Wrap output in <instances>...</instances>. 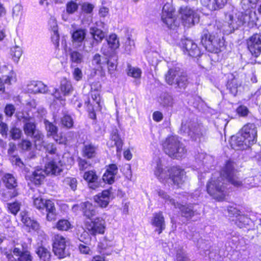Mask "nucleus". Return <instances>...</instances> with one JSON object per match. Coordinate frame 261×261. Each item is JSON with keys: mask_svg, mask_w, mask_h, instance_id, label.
<instances>
[{"mask_svg": "<svg viewBox=\"0 0 261 261\" xmlns=\"http://www.w3.org/2000/svg\"><path fill=\"white\" fill-rule=\"evenodd\" d=\"M22 118L23 119L24 124L23 126V130L25 135L31 136L33 135L37 129L35 123L31 120L30 117L28 116H23Z\"/></svg>", "mask_w": 261, "mask_h": 261, "instance_id": "obj_31", "label": "nucleus"}, {"mask_svg": "<svg viewBox=\"0 0 261 261\" xmlns=\"http://www.w3.org/2000/svg\"><path fill=\"white\" fill-rule=\"evenodd\" d=\"M94 8L93 5L88 3H84L82 5V11L86 13H92Z\"/></svg>", "mask_w": 261, "mask_h": 261, "instance_id": "obj_61", "label": "nucleus"}, {"mask_svg": "<svg viewBox=\"0 0 261 261\" xmlns=\"http://www.w3.org/2000/svg\"><path fill=\"white\" fill-rule=\"evenodd\" d=\"M151 224L155 228L154 231L161 234L165 229V218L162 212L155 213L151 219Z\"/></svg>", "mask_w": 261, "mask_h": 261, "instance_id": "obj_15", "label": "nucleus"}, {"mask_svg": "<svg viewBox=\"0 0 261 261\" xmlns=\"http://www.w3.org/2000/svg\"><path fill=\"white\" fill-rule=\"evenodd\" d=\"M44 124L46 130L47 132V136H54L56 135L58 128L56 125L46 120H44Z\"/></svg>", "mask_w": 261, "mask_h": 261, "instance_id": "obj_44", "label": "nucleus"}, {"mask_svg": "<svg viewBox=\"0 0 261 261\" xmlns=\"http://www.w3.org/2000/svg\"><path fill=\"white\" fill-rule=\"evenodd\" d=\"M225 181H228L237 187L242 185V181L237 176L233 163L231 161L226 162L221 170L220 176L218 179H216L213 177L207 183V193L218 201L224 200L227 195Z\"/></svg>", "mask_w": 261, "mask_h": 261, "instance_id": "obj_1", "label": "nucleus"}, {"mask_svg": "<svg viewBox=\"0 0 261 261\" xmlns=\"http://www.w3.org/2000/svg\"><path fill=\"white\" fill-rule=\"evenodd\" d=\"M86 104L87 105V107L88 111L89 112V116L91 118L93 119H95L96 118V115L95 113V111H100L101 108L99 110H96L95 106H96V103L93 102L91 100H89L87 102H86Z\"/></svg>", "mask_w": 261, "mask_h": 261, "instance_id": "obj_48", "label": "nucleus"}, {"mask_svg": "<svg viewBox=\"0 0 261 261\" xmlns=\"http://www.w3.org/2000/svg\"><path fill=\"white\" fill-rule=\"evenodd\" d=\"M117 57L113 59V61H111V59H107L106 62L108 65V71L109 73L112 76L115 70H116L117 64Z\"/></svg>", "mask_w": 261, "mask_h": 261, "instance_id": "obj_47", "label": "nucleus"}, {"mask_svg": "<svg viewBox=\"0 0 261 261\" xmlns=\"http://www.w3.org/2000/svg\"><path fill=\"white\" fill-rule=\"evenodd\" d=\"M31 137H33L35 139V141L36 142L38 141L42 144H44V142L43 141L44 136L40 130L37 129L33 133V135L31 136Z\"/></svg>", "mask_w": 261, "mask_h": 261, "instance_id": "obj_59", "label": "nucleus"}, {"mask_svg": "<svg viewBox=\"0 0 261 261\" xmlns=\"http://www.w3.org/2000/svg\"><path fill=\"white\" fill-rule=\"evenodd\" d=\"M72 75L74 79L76 81H79L82 80L83 77V73L82 70L75 66L73 67L72 71Z\"/></svg>", "mask_w": 261, "mask_h": 261, "instance_id": "obj_56", "label": "nucleus"}, {"mask_svg": "<svg viewBox=\"0 0 261 261\" xmlns=\"http://www.w3.org/2000/svg\"><path fill=\"white\" fill-rule=\"evenodd\" d=\"M36 252L39 257L40 261H50L51 259V253L47 248L41 246L38 247Z\"/></svg>", "mask_w": 261, "mask_h": 261, "instance_id": "obj_38", "label": "nucleus"}, {"mask_svg": "<svg viewBox=\"0 0 261 261\" xmlns=\"http://www.w3.org/2000/svg\"><path fill=\"white\" fill-rule=\"evenodd\" d=\"M246 16L242 12L235 14H229L226 16V20L229 28V32L232 33L235 30L238 29L245 22Z\"/></svg>", "mask_w": 261, "mask_h": 261, "instance_id": "obj_11", "label": "nucleus"}, {"mask_svg": "<svg viewBox=\"0 0 261 261\" xmlns=\"http://www.w3.org/2000/svg\"><path fill=\"white\" fill-rule=\"evenodd\" d=\"M237 114L242 117H245L247 116L248 114L249 110L248 108L244 106H239L237 110Z\"/></svg>", "mask_w": 261, "mask_h": 261, "instance_id": "obj_62", "label": "nucleus"}, {"mask_svg": "<svg viewBox=\"0 0 261 261\" xmlns=\"http://www.w3.org/2000/svg\"><path fill=\"white\" fill-rule=\"evenodd\" d=\"M61 123L64 127L70 128L73 126V120L71 116L65 114L61 118Z\"/></svg>", "mask_w": 261, "mask_h": 261, "instance_id": "obj_46", "label": "nucleus"}, {"mask_svg": "<svg viewBox=\"0 0 261 261\" xmlns=\"http://www.w3.org/2000/svg\"><path fill=\"white\" fill-rule=\"evenodd\" d=\"M212 26L204 30L201 36V43L205 49L210 52L218 53L224 44L221 31L217 28L215 33L212 32Z\"/></svg>", "mask_w": 261, "mask_h": 261, "instance_id": "obj_4", "label": "nucleus"}, {"mask_svg": "<svg viewBox=\"0 0 261 261\" xmlns=\"http://www.w3.org/2000/svg\"><path fill=\"white\" fill-rule=\"evenodd\" d=\"M10 54L13 61L17 63L22 54V50L20 46L16 45L11 48Z\"/></svg>", "mask_w": 261, "mask_h": 261, "instance_id": "obj_42", "label": "nucleus"}, {"mask_svg": "<svg viewBox=\"0 0 261 261\" xmlns=\"http://www.w3.org/2000/svg\"><path fill=\"white\" fill-rule=\"evenodd\" d=\"M51 39L53 44L55 45V47L58 48L59 46L60 39V36L58 33V30L56 31H52Z\"/></svg>", "mask_w": 261, "mask_h": 261, "instance_id": "obj_58", "label": "nucleus"}, {"mask_svg": "<svg viewBox=\"0 0 261 261\" xmlns=\"http://www.w3.org/2000/svg\"><path fill=\"white\" fill-rule=\"evenodd\" d=\"M13 253L16 256L14 258L16 261H32V257L29 251L21 252L19 249L15 248Z\"/></svg>", "mask_w": 261, "mask_h": 261, "instance_id": "obj_33", "label": "nucleus"}, {"mask_svg": "<svg viewBox=\"0 0 261 261\" xmlns=\"http://www.w3.org/2000/svg\"><path fill=\"white\" fill-rule=\"evenodd\" d=\"M111 194L110 189L103 191L101 193L94 197L95 202L101 207H106L110 202V196Z\"/></svg>", "mask_w": 261, "mask_h": 261, "instance_id": "obj_23", "label": "nucleus"}, {"mask_svg": "<svg viewBox=\"0 0 261 261\" xmlns=\"http://www.w3.org/2000/svg\"><path fill=\"white\" fill-rule=\"evenodd\" d=\"M201 5L211 11H215L223 8L227 0H200Z\"/></svg>", "mask_w": 261, "mask_h": 261, "instance_id": "obj_21", "label": "nucleus"}, {"mask_svg": "<svg viewBox=\"0 0 261 261\" xmlns=\"http://www.w3.org/2000/svg\"><path fill=\"white\" fill-rule=\"evenodd\" d=\"M202 243V240L198 241L199 248L200 249V253L203 255H208V258L212 261H214L218 259L219 256L215 252L213 251H210L208 250V247H205L206 249L204 247V244Z\"/></svg>", "mask_w": 261, "mask_h": 261, "instance_id": "obj_37", "label": "nucleus"}, {"mask_svg": "<svg viewBox=\"0 0 261 261\" xmlns=\"http://www.w3.org/2000/svg\"><path fill=\"white\" fill-rule=\"evenodd\" d=\"M64 182L65 184L69 186L70 188L74 191L77 187V180L75 178L66 177L65 178Z\"/></svg>", "mask_w": 261, "mask_h": 261, "instance_id": "obj_55", "label": "nucleus"}, {"mask_svg": "<svg viewBox=\"0 0 261 261\" xmlns=\"http://www.w3.org/2000/svg\"><path fill=\"white\" fill-rule=\"evenodd\" d=\"M79 250L81 253L84 254H92V250L87 245V243L83 244H80L78 246Z\"/></svg>", "mask_w": 261, "mask_h": 261, "instance_id": "obj_54", "label": "nucleus"}, {"mask_svg": "<svg viewBox=\"0 0 261 261\" xmlns=\"http://www.w3.org/2000/svg\"><path fill=\"white\" fill-rule=\"evenodd\" d=\"M180 46L184 53L189 56L197 57L201 54L197 45L192 40L188 39L181 40Z\"/></svg>", "mask_w": 261, "mask_h": 261, "instance_id": "obj_10", "label": "nucleus"}, {"mask_svg": "<svg viewBox=\"0 0 261 261\" xmlns=\"http://www.w3.org/2000/svg\"><path fill=\"white\" fill-rule=\"evenodd\" d=\"M180 130L191 137H193L194 135H199V127L191 122H182Z\"/></svg>", "mask_w": 261, "mask_h": 261, "instance_id": "obj_24", "label": "nucleus"}, {"mask_svg": "<svg viewBox=\"0 0 261 261\" xmlns=\"http://www.w3.org/2000/svg\"><path fill=\"white\" fill-rule=\"evenodd\" d=\"M257 128L252 123L243 126L236 136H232L230 141L231 147L235 150L245 149L256 143Z\"/></svg>", "mask_w": 261, "mask_h": 261, "instance_id": "obj_3", "label": "nucleus"}, {"mask_svg": "<svg viewBox=\"0 0 261 261\" xmlns=\"http://www.w3.org/2000/svg\"><path fill=\"white\" fill-rule=\"evenodd\" d=\"M47 86L41 82L33 81L28 85V92L31 93L47 92Z\"/></svg>", "mask_w": 261, "mask_h": 261, "instance_id": "obj_25", "label": "nucleus"}, {"mask_svg": "<svg viewBox=\"0 0 261 261\" xmlns=\"http://www.w3.org/2000/svg\"><path fill=\"white\" fill-rule=\"evenodd\" d=\"M174 10L173 7L169 3L165 4L163 8L162 20L168 27L171 26L174 22L173 17Z\"/></svg>", "mask_w": 261, "mask_h": 261, "instance_id": "obj_17", "label": "nucleus"}, {"mask_svg": "<svg viewBox=\"0 0 261 261\" xmlns=\"http://www.w3.org/2000/svg\"><path fill=\"white\" fill-rule=\"evenodd\" d=\"M164 152L170 157L179 159L184 156L187 150L178 137L174 136L168 137L163 143Z\"/></svg>", "mask_w": 261, "mask_h": 261, "instance_id": "obj_5", "label": "nucleus"}, {"mask_svg": "<svg viewBox=\"0 0 261 261\" xmlns=\"http://www.w3.org/2000/svg\"><path fill=\"white\" fill-rule=\"evenodd\" d=\"M83 178L88 182L89 186L92 189H95L98 187V176L93 170L86 171L83 175Z\"/></svg>", "mask_w": 261, "mask_h": 261, "instance_id": "obj_27", "label": "nucleus"}, {"mask_svg": "<svg viewBox=\"0 0 261 261\" xmlns=\"http://www.w3.org/2000/svg\"><path fill=\"white\" fill-rule=\"evenodd\" d=\"M180 14L182 22L186 27L189 28L199 21V17L197 13L189 8H181Z\"/></svg>", "mask_w": 261, "mask_h": 261, "instance_id": "obj_9", "label": "nucleus"}, {"mask_svg": "<svg viewBox=\"0 0 261 261\" xmlns=\"http://www.w3.org/2000/svg\"><path fill=\"white\" fill-rule=\"evenodd\" d=\"M45 172L41 168H36L26 175V178L35 185H40L45 177Z\"/></svg>", "mask_w": 261, "mask_h": 261, "instance_id": "obj_19", "label": "nucleus"}, {"mask_svg": "<svg viewBox=\"0 0 261 261\" xmlns=\"http://www.w3.org/2000/svg\"><path fill=\"white\" fill-rule=\"evenodd\" d=\"M107 145L109 147H113L115 146L117 148V152L118 153L121 152L123 146V141L120 138L117 129L113 130L111 133V140L108 142Z\"/></svg>", "mask_w": 261, "mask_h": 261, "instance_id": "obj_22", "label": "nucleus"}, {"mask_svg": "<svg viewBox=\"0 0 261 261\" xmlns=\"http://www.w3.org/2000/svg\"><path fill=\"white\" fill-rule=\"evenodd\" d=\"M90 33L94 40L97 43L100 42L107 35L105 32L101 31L96 27L91 28L90 29Z\"/></svg>", "mask_w": 261, "mask_h": 261, "instance_id": "obj_36", "label": "nucleus"}, {"mask_svg": "<svg viewBox=\"0 0 261 261\" xmlns=\"http://www.w3.org/2000/svg\"><path fill=\"white\" fill-rule=\"evenodd\" d=\"M101 85L99 82L93 83L91 85V101L96 103L95 106L96 110H99L102 107L101 97L100 96V90Z\"/></svg>", "mask_w": 261, "mask_h": 261, "instance_id": "obj_16", "label": "nucleus"}, {"mask_svg": "<svg viewBox=\"0 0 261 261\" xmlns=\"http://www.w3.org/2000/svg\"><path fill=\"white\" fill-rule=\"evenodd\" d=\"M11 136L14 140L19 139L22 135L21 130L16 127H13L10 130Z\"/></svg>", "mask_w": 261, "mask_h": 261, "instance_id": "obj_57", "label": "nucleus"}, {"mask_svg": "<svg viewBox=\"0 0 261 261\" xmlns=\"http://www.w3.org/2000/svg\"><path fill=\"white\" fill-rule=\"evenodd\" d=\"M179 69L175 68L170 69L165 74V79L166 82L170 85L175 84L176 79L178 77L179 74Z\"/></svg>", "mask_w": 261, "mask_h": 261, "instance_id": "obj_34", "label": "nucleus"}, {"mask_svg": "<svg viewBox=\"0 0 261 261\" xmlns=\"http://www.w3.org/2000/svg\"><path fill=\"white\" fill-rule=\"evenodd\" d=\"M20 203L17 202L7 203V207L9 212L15 215L20 210Z\"/></svg>", "mask_w": 261, "mask_h": 261, "instance_id": "obj_53", "label": "nucleus"}, {"mask_svg": "<svg viewBox=\"0 0 261 261\" xmlns=\"http://www.w3.org/2000/svg\"><path fill=\"white\" fill-rule=\"evenodd\" d=\"M42 145L46 150L50 154H54L56 152V148L53 143L43 144Z\"/></svg>", "mask_w": 261, "mask_h": 261, "instance_id": "obj_63", "label": "nucleus"}, {"mask_svg": "<svg viewBox=\"0 0 261 261\" xmlns=\"http://www.w3.org/2000/svg\"><path fill=\"white\" fill-rule=\"evenodd\" d=\"M158 195L160 197L165 199L166 202H168L169 203L174 205L175 208L180 209L184 217L191 218L194 215V211L191 206L183 205L177 202L176 203L174 199L170 198L169 196L163 191H159Z\"/></svg>", "mask_w": 261, "mask_h": 261, "instance_id": "obj_8", "label": "nucleus"}, {"mask_svg": "<svg viewBox=\"0 0 261 261\" xmlns=\"http://www.w3.org/2000/svg\"><path fill=\"white\" fill-rule=\"evenodd\" d=\"M56 227L59 230L67 231L71 227V225L67 220L61 219L57 223Z\"/></svg>", "mask_w": 261, "mask_h": 261, "instance_id": "obj_45", "label": "nucleus"}, {"mask_svg": "<svg viewBox=\"0 0 261 261\" xmlns=\"http://www.w3.org/2000/svg\"><path fill=\"white\" fill-rule=\"evenodd\" d=\"M60 90L64 96L69 95L73 91V87L70 81L63 79L61 81Z\"/></svg>", "mask_w": 261, "mask_h": 261, "instance_id": "obj_39", "label": "nucleus"}, {"mask_svg": "<svg viewBox=\"0 0 261 261\" xmlns=\"http://www.w3.org/2000/svg\"><path fill=\"white\" fill-rule=\"evenodd\" d=\"M155 176L162 182H166L168 179H170L173 184L180 187L185 181L186 176L185 171L177 166H173L168 170V173L163 169L161 163V160L157 158L154 159Z\"/></svg>", "mask_w": 261, "mask_h": 261, "instance_id": "obj_2", "label": "nucleus"}, {"mask_svg": "<svg viewBox=\"0 0 261 261\" xmlns=\"http://www.w3.org/2000/svg\"><path fill=\"white\" fill-rule=\"evenodd\" d=\"M78 167L80 171H84L91 166V164L86 160L80 157L77 159Z\"/></svg>", "mask_w": 261, "mask_h": 261, "instance_id": "obj_51", "label": "nucleus"}, {"mask_svg": "<svg viewBox=\"0 0 261 261\" xmlns=\"http://www.w3.org/2000/svg\"><path fill=\"white\" fill-rule=\"evenodd\" d=\"M22 7L20 5H16L13 9V17H19L22 14Z\"/></svg>", "mask_w": 261, "mask_h": 261, "instance_id": "obj_64", "label": "nucleus"}, {"mask_svg": "<svg viewBox=\"0 0 261 261\" xmlns=\"http://www.w3.org/2000/svg\"><path fill=\"white\" fill-rule=\"evenodd\" d=\"M80 207L84 216L91 219L96 215V208L89 201L81 203Z\"/></svg>", "mask_w": 261, "mask_h": 261, "instance_id": "obj_26", "label": "nucleus"}, {"mask_svg": "<svg viewBox=\"0 0 261 261\" xmlns=\"http://www.w3.org/2000/svg\"><path fill=\"white\" fill-rule=\"evenodd\" d=\"M79 5L73 1L68 2L66 5V11L68 14H72L77 11Z\"/></svg>", "mask_w": 261, "mask_h": 261, "instance_id": "obj_49", "label": "nucleus"}, {"mask_svg": "<svg viewBox=\"0 0 261 261\" xmlns=\"http://www.w3.org/2000/svg\"><path fill=\"white\" fill-rule=\"evenodd\" d=\"M107 44H103L101 53L105 56H109L120 45L119 39L116 34H111L107 39Z\"/></svg>", "mask_w": 261, "mask_h": 261, "instance_id": "obj_14", "label": "nucleus"}, {"mask_svg": "<svg viewBox=\"0 0 261 261\" xmlns=\"http://www.w3.org/2000/svg\"><path fill=\"white\" fill-rule=\"evenodd\" d=\"M1 180L5 187L8 189H14L17 186V179L10 173H4Z\"/></svg>", "mask_w": 261, "mask_h": 261, "instance_id": "obj_28", "label": "nucleus"}, {"mask_svg": "<svg viewBox=\"0 0 261 261\" xmlns=\"http://www.w3.org/2000/svg\"><path fill=\"white\" fill-rule=\"evenodd\" d=\"M175 84L180 88H185L188 84V79L187 75L180 70H179L178 77L176 79Z\"/></svg>", "mask_w": 261, "mask_h": 261, "instance_id": "obj_40", "label": "nucleus"}, {"mask_svg": "<svg viewBox=\"0 0 261 261\" xmlns=\"http://www.w3.org/2000/svg\"><path fill=\"white\" fill-rule=\"evenodd\" d=\"M86 35V32L84 29H78L72 34V42L74 48L78 49L83 45Z\"/></svg>", "mask_w": 261, "mask_h": 261, "instance_id": "obj_18", "label": "nucleus"}, {"mask_svg": "<svg viewBox=\"0 0 261 261\" xmlns=\"http://www.w3.org/2000/svg\"><path fill=\"white\" fill-rule=\"evenodd\" d=\"M92 64L93 65L97 66L100 69L101 76H104L105 75V72L101 66V56L99 54H96L93 56L92 60Z\"/></svg>", "mask_w": 261, "mask_h": 261, "instance_id": "obj_43", "label": "nucleus"}, {"mask_svg": "<svg viewBox=\"0 0 261 261\" xmlns=\"http://www.w3.org/2000/svg\"><path fill=\"white\" fill-rule=\"evenodd\" d=\"M68 240L62 236L57 234L54 236L53 240V251L59 258H64L68 255L66 250V244Z\"/></svg>", "mask_w": 261, "mask_h": 261, "instance_id": "obj_7", "label": "nucleus"}, {"mask_svg": "<svg viewBox=\"0 0 261 261\" xmlns=\"http://www.w3.org/2000/svg\"><path fill=\"white\" fill-rule=\"evenodd\" d=\"M86 228L89 233L93 236L103 234L105 230V221L101 218H97L94 221L87 222Z\"/></svg>", "mask_w": 261, "mask_h": 261, "instance_id": "obj_12", "label": "nucleus"}, {"mask_svg": "<svg viewBox=\"0 0 261 261\" xmlns=\"http://www.w3.org/2000/svg\"><path fill=\"white\" fill-rule=\"evenodd\" d=\"M20 216L21 217V221L27 226L31 227L34 230L38 229L39 227L38 223L36 221L32 220L30 217H29L27 212H21L20 213Z\"/></svg>", "mask_w": 261, "mask_h": 261, "instance_id": "obj_35", "label": "nucleus"}, {"mask_svg": "<svg viewBox=\"0 0 261 261\" xmlns=\"http://www.w3.org/2000/svg\"><path fill=\"white\" fill-rule=\"evenodd\" d=\"M237 218L236 223L239 227H243L249 224L250 219L244 215H239L237 216Z\"/></svg>", "mask_w": 261, "mask_h": 261, "instance_id": "obj_52", "label": "nucleus"}, {"mask_svg": "<svg viewBox=\"0 0 261 261\" xmlns=\"http://www.w3.org/2000/svg\"><path fill=\"white\" fill-rule=\"evenodd\" d=\"M161 103L164 107H172L173 104V99L169 94H164L162 97Z\"/></svg>", "mask_w": 261, "mask_h": 261, "instance_id": "obj_50", "label": "nucleus"}, {"mask_svg": "<svg viewBox=\"0 0 261 261\" xmlns=\"http://www.w3.org/2000/svg\"><path fill=\"white\" fill-rule=\"evenodd\" d=\"M34 206L41 212L45 211L46 220L48 221H55L56 219L57 213L54 203L50 200H44L41 197H34L33 198Z\"/></svg>", "mask_w": 261, "mask_h": 261, "instance_id": "obj_6", "label": "nucleus"}, {"mask_svg": "<svg viewBox=\"0 0 261 261\" xmlns=\"http://www.w3.org/2000/svg\"><path fill=\"white\" fill-rule=\"evenodd\" d=\"M70 62V67L73 68L74 66L81 64L84 62V55L77 50H71L69 54Z\"/></svg>", "mask_w": 261, "mask_h": 261, "instance_id": "obj_30", "label": "nucleus"}, {"mask_svg": "<svg viewBox=\"0 0 261 261\" xmlns=\"http://www.w3.org/2000/svg\"><path fill=\"white\" fill-rule=\"evenodd\" d=\"M127 74L128 76L134 79H139L141 76L142 71L139 68L134 67L130 65H128Z\"/></svg>", "mask_w": 261, "mask_h": 261, "instance_id": "obj_41", "label": "nucleus"}, {"mask_svg": "<svg viewBox=\"0 0 261 261\" xmlns=\"http://www.w3.org/2000/svg\"><path fill=\"white\" fill-rule=\"evenodd\" d=\"M62 165L60 161L53 160L46 164L45 172L47 174L58 175L62 171Z\"/></svg>", "mask_w": 261, "mask_h": 261, "instance_id": "obj_20", "label": "nucleus"}, {"mask_svg": "<svg viewBox=\"0 0 261 261\" xmlns=\"http://www.w3.org/2000/svg\"><path fill=\"white\" fill-rule=\"evenodd\" d=\"M241 85V84L239 81L234 77L233 75H231V78L229 79L227 83V88L233 95L235 96L237 95Z\"/></svg>", "mask_w": 261, "mask_h": 261, "instance_id": "obj_32", "label": "nucleus"}, {"mask_svg": "<svg viewBox=\"0 0 261 261\" xmlns=\"http://www.w3.org/2000/svg\"><path fill=\"white\" fill-rule=\"evenodd\" d=\"M115 175L109 172H105L103 175L102 179L105 182L109 184L114 182Z\"/></svg>", "mask_w": 261, "mask_h": 261, "instance_id": "obj_60", "label": "nucleus"}, {"mask_svg": "<svg viewBox=\"0 0 261 261\" xmlns=\"http://www.w3.org/2000/svg\"><path fill=\"white\" fill-rule=\"evenodd\" d=\"M247 47L252 55L258 57L261 53V34H255L247 41Z\"/></svg>", "mask_w": 261, "mask_h": 261, "instance_id": "obj_13", "label": "nucleus"}, {"mask_svg": "<svg viewBox=\"0 0 261 261\" xmlns=\"http://www.w3.org/2000/svg\"><path fill=\"white\" fill-rule=\"evenodd\" d=\"M97 146L92 143H84L82 149L83 156L88 159H92L95 157Z\"/></svg>", "mask_w": 261, "mask_h": 261, "instance_id": "obj_29", "label": "nucleus"}]
</instances>
